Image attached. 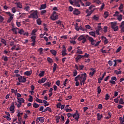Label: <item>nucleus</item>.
Instances as JSON below:
<instances>
[{
	"label": "nucleus",
	"instance_id": "nucleus-1",
	"mask_svg": "<svg viewBox=\"0 0 124 124\" xmlns=\"http://www.w3.org/2000/svg\"><path fill=\"white\" fill-rule=\"evenodd\" d=\"M86 80H87L86 73L78 75L75 78V81H80V84L81 86L82 85H85V82H86Z\"/></svg>",
	"mask_w": 124,
	"mask_h": 124
},
{
	"label": "nucleus",
	"instance_id": "nucleus-2",
	"mask_svg": "<svg viewBox=\"0 0 124 124\" xmlns=\"http://www.w3.org/2000/svg\"><path fill=\"white\" fill-rule=\"evenodd\" d=\"M30 15L28 16V18H32V19H38V12L37 10H31L30 12Z\"/></svg>",
	"mask_w": 124,
	"mask_h": 124
},
{
	"label": "nucleus",
	"instance_id": "nucleus-3",
	"mask_svg": "<svg viewBox=\"0 0 124 124\" xmlns=\"http://www.w3.org/2000/svg\"><path fill=\"white\" fill-rule=\"evenodd\" d=\"M50 19L52 20V21H56V20L59 19V16L57 15L56 11L53 12L52 15L50 16Z\"/></svg>",
	"mask_w": 124,
	"mask_h": 124
},
{
	"label": "nucleus",
	"instance_id": "nucleus-4",
	"mask_svg": "<svg viewBox=\"0 0 124 124\" xmlns=\"http://www.w3.org/2000/svg\"><path fill=\"white\" fill-rule=\"evenodd\" d=\"M110 25H111V29H112V30H114V31H118L119 27H118V26H117V23L111 22Z\"/></svg>",
	"mask_w": 124,
	"mask_h": 124
},
{
	"label": "nucleus",
	"instance_id": "nucleus-5",
	"mask_svg": "<svg viewBox=\"0 0 124 124\" xmlns=\"http://www.w3.org/2000/svg\"><path fill=\"white\" fill-rule=\"evenodd\" d=\"M73 117L74 118L75 120H76L77 122L79 121V119H80V113L78 112V111L76 110L75 113L73 114Z\"/></svg>",
	"mask_w": 124,
	"mask_h": 124
},
{
	"label": "nucleus",
	"instance_id": "nucleus-6",
	"mask_svg": "<svg viewBox=\"0 0 124 124\" xmlns=\"http://www.w3.org/2000/svg\"><path fill=\"white\" fill-rule=\"evenodd\" d=\"M89 37V35H81L78 38V41H81V40H83L85 38H88Z\"/></svg>",
	"mask_w": 124,
	"mask_h": 124
},
{
	"label": "nucleus",
	"instance_id": "nucleus-7",
	"mask_svg": "<svg viewBox=\"0 0 124 124\" xmlns=\"http://www.w3.org/2000/svg\"><path fill=\"white\" fill-rule=\"evenodd\" d=\"M17 79L19 83H25V82H26L27 81L26 78L22 76H20Z\"/></svg>",
	"mask_w": 124,
	"mask_h": 124
},
{
	"label": "nucleus",
	"instance_id": "nucleus-8",
	"mask_svg": "<svg viewBox=\"0 0 124 124\" xmlns=\"http://www.w3.org/2000/svg\"><path fill=\"white\" fill-rule=\"evenodd\" d=\"M18 33L21 34V35H22V34H23V35H26L27 36L29 35V32L25 31L23 29L19 30L18 31Z\"/></svg>",
	"mask_w": 124,
	"mask_h": 124
},
{
	"label": "nucleus",
	"instance_id": "nucleus-9",
	"mask_svg": "<svg viewBox=\"0 0 124 124\" xmlns=\"http://www.w3.org/2000/svg\"><path fill=\"white\" fill-rule=\"evenodd\" d=\"M79 2L80 3H82V0H75L74 1L75 5H76L78 7H80L81 5H80V4H79Z\"/></svg>",
	"mask_w": 124,
	"mask_h": 124
},
{
	"label": "nucleus",
	"instance_id": "nucleus-10",
	"mask_svg": "<svg viewBox=\"0 0 124 124\" xmlns=\"http://www.w3.org/2000/svg\"><path fill=\"white\" fill-rule=\"evenodd\" d=\"M31 41L32 42V43H31L32 46H34L35 45V43L36 42V41H35V39H36V37L35 36H33L31 37Z\"/></svg>",
	"mask_w": 124,
	"mask_h": 124
},
{
	"label": "nucleus",
	"instance_id": "nucleus-11",
	"mask_svg": "<svg viewBox=\"0 0 124 124\" xmlns=\"http://www.w3.org/2000/svg\"><path fill=\"white\" fill-rule=\"evenodd\" d=\"M19 112V110H18L17 111V113H18L17 116L18 117L19 122H20V121H21V120H22V118H21V116H23V112L21 113V112Z\"/></svg>",
	"mask_w": 124,
	"mask_h": 124
},
{
	"label": "nucleus",
	"instance_id": "nucleus-12",
	"mask_svg": "<svg viewBox=\"0 0 124 124\" xmlns=\"http://www.w3.org/2000/svg\"><path fill=\"white\" fill-rule=\"evenodd\" d=\"M15 109V106H14V102H13L12 105L10 107V111L12 112V113H14Z\"/></svg>",
	"mask_w": 124,
	"mask_h": 124
},
{
	"label": "nucleus",
	"instance_id": "nucleus-13",
	"mask_svg": "<svg viewBox=\"0 0 124 124\" xmlns=\"http://www.w3.org/2000/svg\"><path fill=\"white\" fill-rule=\"evenodd\" d=\"M46 80L47 78H42L41 79H40L38 81V83L39 84H42V83H45V82H46Z\"/></svg>",
	"mask_w": 124,
	"mask_h": 124
},
{
	"label": "nucleus",
	"instance_id": "nucleus-14",
	"mask_svg": "<svg viewBox=\"0 0 124 124\" xmlns=\"http://www.w3.org/2000/svg\"><path fill=\"white\" fill-rule=\"evenodd\" d=\"M82 58H83V55L80 54L78 55V56L75 59L76 62H78L79 60H81Z\"/></svg>",
	"mask_w": 124,
	"mask_h": 124
},
{
	"label": "nucleus",
	"instance_id": "nucleus-15",
	"mask_svg": "<svg viewBox=\"0 0 124 124\" xmlns=\"http://www.w3.org/2000/svg\"><path fill=\"white\" fill-rule=\"evenodd\" d=\"M73 14L74 15H79V14H80V11H79L77 9H74Z\"/></svg>",
	"mask_w": 124,
	"mask_h": 124
},
{
	"label": "nucleus",
	"instance_id": "nucleus-16",
	"mask_svg": "<svg viewBox=\"0 0 124 124\" xmlns=\"http://www.w3.org/2000/svg\"><path fill=\"white\" fill-rule=\"evenodd\" d=\"M101 39L102 40H104V44H107V43H108V40L104 36H102L101 37Z\"/></svg>",
	"mask_w": 124,
	"mask_h": 124
},
{
	"label": "nucleus",
	"instance_id": "nucleus-17",
	"mask_svg": "<svg viewBox=\"0 0 124 124\" xmlns=\"http://www.w3.org/2000/svg\"><path fill=\"white\" fill-rule=\"evenodd\" d=\"M102 117H103L102 114L100 115V113H97V118L98 121H100Z\"/></svg>",
	"mask_w": 124,
	"mask_h": 124
},
{
	"label": "nucleus",
	"instance_id": "nucleus-18",
	"mask_svg": "<svg viewBox=\"0 0 124 124\" xmlns=\"http://www.w3.org/2000/svg\"><path fill=\"white\" fill-rule=\"evenodd\" d=\"M46 7H47V5H46V3L42 4L40 8V10H42V9H45L46 8Z\"/></svg>",
	"mask_w": 124,
	"mask_h": 124
},
{
	"label": "nucleus",
	"instance_id": "nucleus-19",
	"mask_svg": "<svg viewBox=\"0 0 124 124\" xmlns=\"http://www.w3.org/2000/svg\"><path fill=\"white\" fill-rule=\"evenodd\" d=\"M37 120L39 121L40 123H44L45 118L44 117H38Z\"/></svg>",
	"mask_w": 124,
	"mask_h": 124
},
{
	"label": "nucleus",
	"instance_id": "nucleus-20",
	"mask_svg": "<svg viewBox=\"0 0 124 124\" xmlns=\"http://www.w3.org/2000/svg\"><path fill=\"white\" fill-rule=\"evenodd\" d=\"M17 100H18V103H24V98H17Z\"/></svg>",
	"mask_w": 124,
	"mask_h": 124
},
{
	"label": "nucleus",
	"instance_id": "nucleus-21",
	"mask_svg": "<svg viewBox=\"0 0 124 124\" xmlns=\"http://www.w3.org/2000/svg\"><path fill=\"white\" fill-rule=\"evenodd\" d=\"M15 4L16 5V6H17V8H22V4H21V3L16 2V3H15Z\"/></svg>",
	"mask_w": 124,
	"mask_h": 124
},
{
	"label": "nucleus",
	"instance_id": "nucleus-22",
	"mask_svg": "<svg viewBox=\"0 0 124 124\" xmlns=\"http://www.w3.org/2000/svg\"><path fill=\"white\" fill-rule=\"evenodd\" d=\"M57 63H54L53 64V72H55L56 70H57Z\"/></svg>",
	"mask_w": 124,
	"mask_h": 124
},
{
	"label": "nucleus",
	"instance_id": "nucleus-23",
	"mask_svg": "<svg viewBox=\"0 0 124 124\" xmlns=\"http://www.w3.org/2000/svg\"><path fill=\"white\" fill-rule=\"evenodd\" d=\"M50 52L53 55V56H56V55H57V51L55 50L51 49L50 50Z\"/></svg>",
	"mask_w": 124,
	"mask_h": 124
},
{
	"label": "nucleus",
	"instance_id": "nucleus-24",
	"mask_svg": "<svg viewBox=\"0 0 124 124\" xmlns=\"http://www.w3.org/2000/svg\"><path fill=\"white\" fill-rule=\"evenodd\" d=\"M95 72H96V70H93V72H90L89 73V76H90V77L93 76Z\"/></svg>",
	"mask_w": 124,
	"mask_h": 124
},
{
	"label": "nucleus",
	"instance_id": "nucleus-25",
	"mask_svg": "<svg viewBox=\"0 0 124 124\" xmlns=\"http://www.w3.org/2000/svg\"><path fill=\"white\" fill-rule=\"evenodd\" d=\"M117 17H118L117 20H118V21L121 22V21H122V20L123 19V15H119V16H118Z\"/></svg>",
	"mask_w": 124,
	"mask_h": 124
},
{
	"label": "nucleus",
	"instance_id": "nucleus-26",
	"mask_svg": "<svg viewBox=\"0 0 124 124\" xmlns=\"http://www.w3.org/2000/svg\"><path fill=\"white\" fill-rule=\"evenodd\" d=\"M19 30V29L18 28H13L12 29V31H13V32H15V34H17V33H18L17 32V30Z\"/></svg>",
	"mask_w": 124,
	"mask_h": 124
},
{
	"label": "nucleus",
	"instance_id": "nucleus-27",
	"mask_svg": "<svg viewBox=\"0 0 124 124\" xmlns=\"http://www.w3.org/2000/svg\"><path fill=\"white\" fill-rule=\"evenodd\" d=\"M13 19V16H10V17L7 20V23H11V21H12Z\"/></svg>",
	"mask_w": 124,
	"mask_h": 124
},
{
	"label": "nucleus",
	"instance_id": "nucleus-28",
	"mask_svg": "<svg viewBox=\"0 0 124 124\" xmlns=\"http://www.w3.org/2000/svg\"><path fill=\"white\" fill-rule=\"evenodd\" d=\"M51 83H49V82H47L46 83H45L44 84V86H45V87H47H47L48 88H50V87H51Z\"/></svg>",
	"mask_w": 124,
	"mask_h": 124
},
{
	"label": "nucleus",
	"instance_id": "nucleus-29",
	"mask_svg": "<svg viewBox=\"0 0 124 124\" xmlns=\"http://www.w3.org/2000/svg\"><path fill=\"white\" fill-rule=\"evenodd\" d=\"M44 74H45V72L44 71H42L40 74H39V77H43L44 76Z\"/></svg>",
	"mask_w": 124,
	"mask_h": 124
},
{
	"label": "nucleus",
	"instance_id": "nucleus-30",
	"mask_svg": "<svg viewBox=\"0 0 124 124\" xmlns=\"http://www.w3.org/2000/svg\"><path fill=\"white\" fill-rule=\"evenodd\" d=\"M56 123L58 124L60 123V119H61V117L60 116H57L55 117Z\"/></svg>",
	"mask_w": 124,
	"mask_h": 124
},
{
	"label": "nucleus",
	"instance_id": "nucleus-31",
	"mask_svg": "<svg viewBox=\"0 0 124 124\" xmlns=\"http://www.w3.org/2000/svg\"><path fill=\"white\" fill-rule=\"evenodd\" d=\"M47 61L49 63H52V62H53V59H51L50 57L47 58Z\"/></svg>",
	"mask_w": 124,
	"mask_h": 124
},
{
	"label": "nucleus",
	"instance_id": "nucleus-32",
	"mask_svg": "<svg viewBox=\"0 0 124 124\" xmlns=\"http://www.w3.org/2000/svg\"><path fill=\"white\" fill-rule=\"evenodd\" d=\"M87 39L90 41V42H92L94 40L93 37H90L89 35L88 37H87Z\"/></svg>",
	"mask_w": 124,
	"mask_h": 124
},
{
	"label": "nucleus",
	"instance_id": "nucleus-33",
	"mask_svg": "<svg viewBox=\"0 0 124 124\" xmlns=\"http://www.w3.org/2000/svg\"><path fill=\"white\" fill-rule=\"evenodd\" d=\"M31 75V73L30 71H26L24 73V75H27V76H30Z\"/></svg>",
	"mask_w": 124,
	"mask_h": 124
},
{
	"label": "nucleus",
	"instance_id": "nucleus-34",
	"mask_svg": "<svg viewBox=\"0 0 124 124\" xmlns=\"http://www.w3.org/2000/svg\"><path fill=\"white\" fill-rule=\"evenodd\" d=\"M73 74L74 77L77 76V74H78L77 70H74V71L73 72Z\"/></svg>",
	"mask_w": 124,
	"mask_h": 124
},
{
	"label": "nucleus",
	"instance_id": "nucleus-35",
	"mask_svg": "<svg viewBox=\"0 0 124 124\" xmlns=\"http://www.w3.org/2000/svg\"><path fill=\"white\" fill-rule=\"evenodd\" d=\"M93 11H90L89 13H87V15L86 16V17H89V16H91V15L93 14Z\"/></svg>",
	"mask_w": 124,
	"mask_h": 124
},
{
	"label": "nucleus",
	"instance_id": "nucleus-36",
	"mask_svg": "<svg viewBox=\"0 0 124 124\" xmlns=\"http://www.w3.org/2000/svg\"><path fill=\"white\" fill-rule=\"evenodd\" d=\"M29 98L28 99V101L30 102H32L33 100V98L32 97V96L31 95H29Z\"/></svg>",
	"mask_w": 124,
	"mask_h": 124
},
{
	"label": "nucleus",
	"instance_id": "nucleus-37",
	"mask_svg": "<svg viewBox=\"0 0 124 124\" xmlns=\"http://www.w3.org/2000/svg\"><path fill=\"white\" fill-rule=\"evenodd\" d=\"M89 34L92 35V36H93V37H95V32L93 31H91L89 32Z\"/></svg>",
	"mask_w": 124,
	"mask_h": 124
},
{
	"label": "nucleus",
	"instance_id": "nucleus-38",
	"mask_svg": "<svg viewBox=\"0 0 124 124\" xmlns=\"http://www.w3.org/2000/svg\"><path fill=\"white\" fill-rule=\"evenodd\" d=\"M104 16H105V18L106 19L108 16H109V13L108 12H104Z\"/></svg>",
	"mask_w": 124,
	"mask_h": 124
},
{
	"label": "nucleus",
	"instance_id": "nucleus-39",
	"mask_svg": "<svg viewBox=\"0 0 124 124\" xmlns=\"http://www.w3.org/2000/svg\"><path fill=\"white\" fill-rule=\"evenodd\" d=\"M26 15V14L25 13H22L21 15H20L19 17H18V19H22V18H23V17H25Z\"/></svg>",
	"mask_w": 124,
	"mask_h": 124
},
{
	"label": "nucleus",
	"instance_id": "nucleus-40",
	"mask_svg": "<svg viewBox=\"0 0 124 124\" xmlns=\"http://www.w3.org/2000/svg\"><path fill=\"white\" fill-rule=\"evenodd\" d=\"M1 42L3 43L5 46H6V41L4 39H1Z\"/></svg>",
	"mask_w": 124,
	"mask_h": 124
},
{
	"label": "nucleus",
	"instance_id": "nucleus-41",
	"mask_svg": "<svg viewBox=\"0 0 124 124\" xmlns=\"http://www.w3.org/2000/svg\"><path fill=\"white\" fill-rule=\"evenodd\" d=\"M38 51L40 53V55H42V54H43V48H42V47L39 48Z\"/></svg>",
	"mask_w": 124,
	"mask_h": 124
},
{
	"label": "nucleus",
	"instance_id": "nucleus-42",
	"mask_svg": "<svg viewBox=\"0 0 124 124\" xmlns=\"http://www.w3.org/2000/svg\"><path fill=\"white\" fill-rule=\"evenodd\" d=\"M36 22H37V24L38 25H41L42 21H41V19H40V18H38V19H37Z\"/></svg>",
	"mask_w": 124,
	"mask_h": 124
},
{
	"label": "nucleus",
	"instance_id": "nucleus-43",
	"mask_svg": "<svg viewBox=\"0 0 124 124\" xmlns=\"http://www.w3.org/2000/svg\"><path fill=\"white\" fill-rule=\"evenodd\" d=\"M33 107H34V108H38V107H39V105L36 104V103H34L33 104Z\"/></svg>",
	"mask_w": 124,
	"mask_h": 124
},
{
	"label": "nucleus",
	"instance_id": "nucleus-44",
	"mask_svg": "<svg viewBox=\"0 0 124 124\" xmlns=\"http://www.w3.org/2000/svg\"><path fill=\"white\" fill-rule=\"evenodd\" d=\"M93 1L95 3H97V4H99V3H101V1L99 0H93Z\"/></svg>",
	"mask_w": 124,
	"mask_h": 124
},
{
	"label": "nucleus",
	"instance_id": "nucleus-45",
	"mask_svg": "<svg viewBox=\"0 0 124 124\" xmlns=\"http://www.w3.org/2000/svg\"><path fill=\"white\" fill-rule=\"evenodd\" d=\"M114 73H115V74H116V75H119V74H122V71H118V70H116L114 71Z\"/></svg>",
	"mask_w": 124,
	"mask_h": 124
},
{
	"label": "nucleus",
	"instance_id": "nucleus-46",
	"mask_svg": "<svg viewBox=\"0 0 124 124\" xmlns=\"http://www.w3.org/2000/svg\"><path fill=\"white\" fill-rule=\"evenodd\" d=\"M36 101L37 102H38L39 103H43V102H42V100L38 98H36Z\"/></svg>",
	"mask_w": 124,
	"mask_h": 124
},
{
	"label": "nucleus",
	"instance_id": "nucleus-47",
	"mask_svg": "<svg viewBox=\"0 0 124 124\" xmlns=\"http://www.w3.org/2000/svg\"><path fill=\"white\" fill-rule=\"evenodd\" d=\"M2 59L4 62H7L8 61V57H7V56H3Z\"/></svg>",
	"mask_w": 124,
	"mask_h": 124
},
{
	"label": "nucleus",
	"instance_id": "nucleus-48",
	"mask_svg": "<svg viewBox=\"0 0 124 124\" xmlns=\"http://www.w3.org/2000/svg\"><path fill=\"white\" fill-rule=\"evenodd\" d=\"M93 19H94V20L95 21H98L99 20V17L97 16H93Z\"/></svg>",
	"mask_w": 124,
	"mask_h": 124
},
{
	"label": "nucleus",
	"instance_id": "nucleus-49",
	"mask_svg": "<svg viewBox=\"0 0 124 124\" xmlns=\"http://www.w3.org/2000/svg\"><path fill=\"white\" fill-rule=\"evenodd\" d=\"M104 6H105V4H104V3H102V6H101V7L100 8V11H102V10H103V8H104Z\"/></svg>",
	"mask_w": 124,
	"mask_h": 124
},
{
	"label": "nucleus",
	"instance_id": "nucleus-50",
	"mask_svg": "<svg viewBox=\"0 0 124 124\" xmlns=\"http://www.w3.org/2000/svg\"><path fill=\"white\" fill-rule=\"evenodd\" d=\"M79 66V70H82L84 67H85V66L84 65H78Z\"/></svg>",
	"mask_w": 124,
	"mask_h": 124
},
{
	"label": "nucleus",
	"instance_id": "nucleus-51",
	"mask_svg": "<svg viewBox=\"0 0 124 124\" xmlns=\"http://www.w3.org/2000/svg\"><path fill=\"white\" fill-rule=\"evenodd\" d=\"M120 96L117 97L116 98L114 99V101L115 103H118L119 102V98H120Z\"/></svg>",
	"mask_w": 124,
	"mask_h": 124
},
{
	"label": "nucleus",
	"instance_id": "nucleus-52",
	"mask_svg": "<svg viewBox=\"0 0 124 124\" xmlns=\"http://www.w3.org/2000/svg\"><path fill=\"white\" fill-rule=\"evenodd\" d=\"M5 14L9 15V16H14V15L11 14L10 12H5Z\"/></svg>",
	"mask_w": 124,
	"mask_h": 124
},
{
	"label": "nucleus",
	"instance_id": "nucleus-53",
	"mask_svg": "<svg viewBox=\"0 0 124 124\" xmlns=\"http://www.w3.org/2000/svg\"><path fill=\"white\" fill-rule=\"evenodd\" d=\"M117 77H111L110 81H117Z\"/></svg>",
	"mask_w": 124,
	"mask_h": 124
},
{
	"label": "nucleus",
	"instance_id": "nucleus-54",
	"mask_svg": "<svg viewBox=\"0 0 124 124\" xmlns=\"http://www.w3.org/2000/svg\"><path fill=\"white\" fill-rule=\"evenodd\" d=\"M103 108V107L102 106V104H99L98 106V109H99V110H101Z\"/></svg>",
	"mask_w": 124,
	"mask_h": 124
},
{
	"label": "nucleus",
	"instance_id": "nucleus-55",
	"mask_svg": "<svg viewBox=\"0 0 124 124\" xmlns=\"http://www.w3.org/2000/svg\"><path fill=\"white\" fill-rule=\"evenodd\" d=\"M121 50H122V46H120L116 50V53H119Z\"/></svg>",
	"mask_w": 124,
	"mask_h": 124
},
{
	"label": "nucleus",
	"instance_id": "nucleus-56",
	"mask_svg": "<svg viewBox=\"0 0 124 124\" xmlns=\"http://www.w3.org/2000/svg\"><path fill=\"white\" fill-rule=\"evenodd\" d=\"M97 93L98 94L101 93V88H100V86H98L97 88Z\"/></svg>",
	"mask_w": 124,
	"mask_h": 124
},
{
	"label": "nucleus",
	"instance_id": "nucleus-57",
	"mask_svg": "<svg viewBox=\"0 0 124 124\" xmlns=\"http://www.w3.org/2000/svg\"><path fill=\"white\" fill-rule=\"evenodd\" d=\"M119 104H124V99L121 98L119 100Z\"/></svg>",
	"mask_w": 124,
	"mask_h": 124
},
{
	"label": "nucleus",
	"instance_id": "nucleus-58",
	"mask_svg": "<svg viewBox=\"0 0 124 124\" xmlns=\"http://www.w3.org/2000/svg\"><path fill=\"white\" fill-rule=\"evenodd\" d=\"M68 10L70 12H72L73 11V7H72L71 6H69Z\"/></svg>",
	"mask_w": 124,
	"mask_h": 124
},
{
	"label": "nucleus",
	"instance_id": "nucleus-59",
	"mask_svg": "<svg viewBox=\"0 0 124 124\" xmlns=\"http://www.w3.org/2000/svg\"><path fill=\"white\" fill-rule=\"evenodd\" d=\"M4 20V18L0 15V23H2Z\"/></svg>",
	"mask_w": 124,
	"mask_h": 124
},
{
	"label": "nucleus",
	"instance_id": "nucleus-60",
	"mask_svg": "<svg viewBox=\"0 0 124 124\" xmlns=\"http://www.w3.org/2000/svg\"><path fill=\"white\" fill-rule=\"evenodd\" d=\"M91 5V2L90 1H87L85 3V6H90Z\"/></svg>",
	"mask_w": 124,
	"mask_h": 124
},
{
	"label": "nucleus",
	"instance_id": "nucleus-61",
	"mask_svg": "<svg viewBox=\"0 0 124 124\" xmlns=\"http://www.w3.org/2000/svg\"><path fill=\"white\" fill-rule=\"evenodd\" d=\"M108 64L110 66H112V65H113V62H112L111 60H109L108 61Z\"/></svg>",
	"mask_w": 124,
	"mask_h": 124
},
{
	"label": "nucleus",
	"instance_id": "nucleus-62",
	"mask_svg": "<svg viewBox=\"0 0 124 124\" xmlns=\"http://www.w3.org/2000/svg\"><path fill=\"white\" fill-rule=\"evenodd\" d=\"M110 98V96H109V94H106V97H105V100H108Z\"/></svg>",
	"mask_w": 124,
	"mask_h": 124
},
{
	"label": "nucleus",
	"instance_id": "nucleus-63",
	"mask_svg": "<svg viewBox=\"0 0 124 124\" xmlns=\"http://www.w3.org/2000/svg\"><path fill=\"white\" fill-rule=\"evenodd\" d=\"M61 119L60 120V121L62 122H64V116L61 115Z\"/></svg>",
	"mask_w": 124,
	"mask_h": 124
},
{
	"label": "nucleus",
	"instance_id": "nucleus-64",
	"mask_svg": "<svg viewBox=\"0 0 124 124\" xmlns=\"http://www.w3.org/2000/svg\"><path fill=\"white\" fill-rule=\"evenodd\" d=\"M12 12H13V13H16V7H13L12 9Z\"/></svg>",
	"mask_w": 124,
	"mask_h": 124
}]
</instances>
